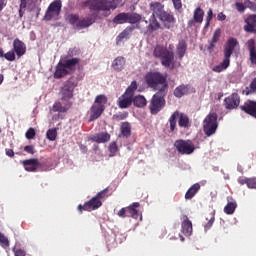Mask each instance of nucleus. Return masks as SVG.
I'll return each instance as SVG.
<instances>
[{"label": "nucleus", "instance_id": "obj_55", "mask_svg": "<svg viewBox=\"0 0 256 256\" xmlns=\"http://www.w3.org/2000/svg\"><path fill=\"white\" fill-rule=\"evenodd\" d=\"M4 59H6L7 61H15V51L11 50L4 54Z\"/></svg>", "mask_w": 256, "mask_h": 256}, {"label": "nucleus", "instance_id": "obj_12", "mask_svg": "<svg viewBox=\"0 0 256 256\" xmlns=\"http://www.w3.org/2000/svg\"><path fill=\"white\" fill-rule=\"evenodd\" d=\"M101 205H103V202H101V200H98L97 197L94 196L84 205H78V211H80V213H83V211H95L96 209H99Z\"/></svg>", "mask_w": 256, "mask_h": 256}, {"label": "nucleus", "instance_id": "obj_45", "mask_svg": "<svg viewBox=\"0 0 256 256\" xmlns=\"http://www.w3.org/2000/svg\"><path fill=\"white\" fill-rule=\"evenodd\" d=\"M68 21L70 25H73L75 29H77V24L79 23V14H70L68 16Z\"/></svg>", "mask_w": 256, "mask_h": 256}, {"label": "nucleus", "instance_id": "obj_19", "mask_svg": "<svg viewBox=\"0 0 256 256\" xmlns=\"http://www.w3.org/2000/svg\"><path fill=\"white\" fill-rule=\"evenodd\" d=\"M117 105L119 109H129L133 105V96L125 92L118 98Z\"/></svg>", "mask_w": 256, "mask_h": 256}, {"label": "nucleus", "instance_id": "obj_57", "mask_svg": "<svg viewBox=\"0 0 256 256\" xmlns=\"http://www.w3.org/2000/svg\"><path fill=\"white\" fill-rule=\"evenodd\" d=\"M118 217H121L122 219H125V217H128V208H122L117 213Z\"/></svg>", "mask_w": 256, "mask_h": 256}, {"label": "nucleus", "instance_id": "obj_16", "mask_svg": "<svg viewBox=\"0 0 256 256\" xmlns=\"http://www.w3.org/2000/svg\"><path fill=\"white\" fill-rule=\"evenodd\" d=\"M240 109L246 113V115H250L256 119V101L247 100L243 105L240 106Z\"/></svg>", "mask_w": 256, "mask_h": 256}, {"label": "nucleus", "instance_id": "obj_28", "mask_svg": "<svg viewBox=\"0 0 256 256\" xmlns=\"http://www.w3.org/2000/svg\"><path fill=\"white\" fill-rule=\"evenodd\" d=\"M189 89H190L189 85H185V84L179 85L174 89V97L181 99V97H183L184 95H189Z\"/></svg>", "mask_w": 256, "mask_h": 256}, {"label": "nucleus", "instance_id": "obj_37", "mask_svg": "<svg viewBox=\"0 0 256 256\" xmlns=\"http://www.w3.org/2000/svg\"><path fill=\"white\" fill-rule=\"evenodd\" d=\"M206 221L208 222L204 225V231H209V229H211L215 223V210L207 214Z\"/></svg>", "mask_w": 256, "mask_h": 256}, {"label": "nucleus", "instance_id": "obj_43", "mask_svg": "<svg viewBox=\"0 0 256 256\" xmlns=\"http://www.w3.org/2000/svg\"><path fill=\"white\" fill-rule=\"evenodd\" d=\"M127 117H129V112L124 111V112H117L116 114H114L112 116L113 121H125V119H127Z\"/></svg>", "mask_w": 256, "mask_h": 256}, {"label": "nucleus", "instance_id": "obj_10", "mask_svg": "<svg viewBox=\"0 0 256 256\" xmlns=\"http://www.w3.org/2000/svg\"><path fill=\"white\" fill-rule=\"evenodd\" d=\"M63 7V4L61 0H54L50 5L48 6L45 15H44V21H51L53 17H59L61 15V8Z\"/></svg>", "mask_w": 256, "mask_h": 256}, {"label": "nucleus", "instance_id": "obj_25", "mask_svg": "<svg viewBox=\"0 0 256 256\" xmlns=\"http://www.w3.org/2000/svg\"><path fill=\"white\" fill-rule=\"evenodd\" d=\"M81 63V59L79 58H70V59H64L62 64L64 65L67 70L70 71H75V67Z\"/></svg>", "mask_w": 256, "mask_h": 256}, {"label": "nucleus", "instance_id": "obj_2", "mask_svg": "<svg viewBox=\"0 0 256 256\" xmlns=\"http://www.w3.org/2000/svg\"><path fill=\"white\" fill-rule=\"evenodd\" d=\"M153 56L159 59L161 65L166 69L175 68V52L173 51V45H170L169 48L157 45L154 48Z\"/></svg>", "mask_w": 256, "mask_h": 256}, {"label": "nucleus", "instance_id": "obj_49", "mask_svg": "<svg viewBox=\"0 0 256 256\" xmlns=\"http://www.w3.org/2000/svg\"><path fill=\"white\" fill-rule=\"evenodd\" d=\"M29 1L31 0H20V9H19V17H23L25 12H23V9H27V5H29Z\"/></svg>", "mask_w": 256, "mask_h": 256}, {"label": "nucleus", "instance_id": "obj_38", "mask_svg": "<svg viewBox=\"0 0 256 256\" xmlns=\"http://www.w3.org/2000/svg\"><path fill=\"white\" fill-rule=\"evenodd\" d=\"M203 17H205V11L201 7H197L193 13L195 23H203Z\"/></svg>", "mask_w": 256, "mask_h": 256}, {"label": "nucleus", "instance_id": "obj_62", "mask_svg": "<svg viewBox=\"0 0 256 256\" xmlns=\"http://www.w3.org/2000/svg\"><path fill=\"white\" fill-rule=\"evenodd\" d=\"M217 19L218 21H225V19H227V16L223 12H220L217 15Z\"/></svg>", "mask_w": 256, "mask_h": 256}, {"label": "nucleus", "instance_id": "obj_60", "mask_svg": "<svg viewBox=\"0 0 256 256\" xmlns=\"http://www.w3.org/2000/svg\"><path fill=\"white\" fill-rule=\"evenodd\" d=\"M14 255L15 256H26L27 253L23 249H16V250H14Z\"/></svg>", "mask_w": 256, "mask_h": 256}, {"label": "nucleus", "instance_id": "obj_56", "mask_svg": "<svg viewBox=\"0 0 256 256\" xmlns=\"http://www.w3.org/2000/svg\"><path fill=\"white\" fill-rule=\"evenodd\" d=\"M26 139H35V129L34 128H29L25 134Z\"/></svg>", "mask_w": 256, "mask_h": 256}, {"label": "nucleus", "instance_id": "obj_58", "mask_svg": "<svg viewBox=\"0 0 256 256\" xmlns=\"http://www.w3.org/2000/svg\"><path fill=\"white\" fill-rule=\"evenodd\" d=\"M24 151L26 153H29L30 155H35V146L27 145V146L24 147Z\"/></svg>", "mask_w": 256, "mask_h": 256}, {"label": "nucleus", "instance_id": "obj_24", "mask_svg": "<svg viewBox=\"0 0 256 256\" xmlns=\"http://www.w3.org/2000/svg\"><path fill=\"white\" fill-rule=\"evenodd\" d=\"M66 75H69V71L67 70L63 62H59L54 72V79H63V77H66Z\"/></svg>", "mask_w": 256, "mask_h": 256}, {"label": "nucleus", "instance_id": "obj_29", "mask_svg": "<svg viewBox=\"0 0 256 256\" xmlns=\"http://www.w3.org/2000/svg\"><path fill=\"white\" fill-rule=\"evenodd\" d=\"M126 60L123 56H118L116 59L112 62V67L115 71H123L125 68Z\"/></svg>", "mask_w": 256, "mask_h": 256}, {"label": "nucleus", "instance_id": "obj_32", "mask_svg": "<svg viewBox=\"0 0 256 256\" xmlns=\"http://www.w3.org/2000/svg\"><path fill=\"white\" fill-rule=\"evenodd\" d=\"M95 23V20L93 18H82L79 20V22L76 24V29H87V27H91Z\"/></svg>", "mask_w": 256, "mask_h": 256}, {"label": "nucleus", "instance_id": "obj_30", "mask_svg": "<svg viewBox=\"0 0 256 256\" xmlns=\"http://www.w3.org/2000/svg\"><path fill=\"white\" fill-rule=\"evenodd\" d=\"M132 103L134 107H138L143 109V107H147V99L143 95L133 96Z\"/></svg>", "mask_w": 256, "mask_h": 256}, {"label": "nucleus", "instance_id": "obj_31", "mask_svg": "<svg viewBox=\"0 0 256 256\" xmlns=\"http://www.w3.org/2000/svg\"><path fill=\"white\" fill-rule=\"evenodd\" d=\"M239 185H247L248 189H256V177L239 178Z\"/></svg>", "mask_w": 256, "mask_h": 256}, {"label": "nucleus", "instance_id": "obj_64", "mask_svg": "<svg viewBox=\"0 0 256 256\" xmlns=\"http://www.w3.org/2000/svg\"><path fill=\"white\" fill-rule=\"evenodd\" d=\"M4 7H5V0H0V12L3 11Z\"/></svg>", "mask_w": 256, "mask_h": 256}, {"label": "nucleus", "instance_id": "obj_35", "mask_svg": "<svg viewBox=\"0 0 256 256\" xmlns=\"http://www.w3.org/2000/svg\"><path fill=\"white\" fill-rule=\"evenodd\" d=\"M112 21L116 25H123L124 23H128V12L119 13L113 18Z\"/></svg>", "mask_w": 256, "mask_h": 256}, {"label": "nucleus", "instance_id": "obj_47", "mask_svg": "<svg viewBox=\"0 0 256 256\" xmlns=\"http://www.w3.org/2000/svg\"><path fill=\"white\" fill-rule=\"evenodd\" d=\"M0 245L4 249H7V247H9V238H7V236H5V234L1 232H0Z\"/></svg>", "mask_w": 256, "mask_h": 256}, {"label": "nucleus", "instance_id": "obj_5", "mask_svg": "<svg viewBox=\"0 0 256 256\" xmlns=\"http://www.w3.org/2000/svg\"><path fill=\"white\" fill-rule=\"evenodd\" d=\"M122 2L123 0H88L86 5L90 11H111L117 9Z\"/></svg>", "mask_w": 256, "mask_h": 256}, {"label": "nucleus", "instance_id": "obj_39", "mask_svg": "<svg viewBox=\"0 0 256 256\" xmlns=\"http://www.w3.org/2000/svg\"><path fill=\"white\" fill-rule=\"evenodd\" d=\"M121 135L129 138L131 137V124L129 122H123L120 126Z\"/></svg>", "mask_w": 256, "mask_h": 256}, {"label": "nucleus", "instance_id": "obj_21", "mask_svg": "<svg viewBox=\"0 0 256 256\" xmlns=\"http://www.w3.org/2000/svg\"><path fill=\"white\" fill-rule=\"evenodd\" d=\"M90 141H93V143H107L111 141V134L108 132L94 134L90 137Z\"/></svg>", "mask_w": 256, "mask_h": 256}, {"label": "nucleus", "instance_id": "obj_54", "mask_svg": "<svg viewBox=\"0 0 256 256\" xmlns=\"http://www.w3.org/2000/svg\"><path fill=\"white\" fill-rule=\"evenodd\" d=\"M235 9L238 11V13H245L246 5L245 3L236 2L235 3Z\"/></svg>", "mask_w": 256, "mask_h": 256}, {"label": "nucleus", "instance_id": "obj_27", "mask_svg": "<svg viewBox=\"0 0 256 256\" xmlns=\"http://www.w3.org/2000/svg\"><path fill=\"white\" fill-rule=\"evenodd\" d=\"M201 190V184L199 183H195L193 184L185 193V199L187 201L193 199V197H195L197 195V193H199V191Z\"/></svg>", "mask_w": 256, "mask_h": 256}, {"label": "nucleus", "instance_id": "obj_1", "mask_svg": "<svg viewBox=\"0 0 256 256\" xmlns=\"http://www.w3.org/2000/svg\"><path fill=\"white\" fill-rule=\"evenodd\" d=\"M79 85L77 78L71 77L64 82L63 86L60 88V99L62 101H56L52 106L53 113H67L69 109L73 107V93H75V88Z\"/></svg>", "mask_w": 256, "mask_h": 256}, {"label": "nucleus", "instance_id": "obj_59", "mask_svg": "<svg viewBox=\"0 0 256 256\" xmlns=\"http://www.w3.org/2000/svg\"><path fill=\"white\" fill-rule=\"evenodd\" d=\"M172 3L177 11H179V9H183V3L181 0H172Z\"/></svg>", "mask_w": 256, "mask_h": 256}, {"label": "nucleus", "instance_id": "obj_41", "mask_svg": "<svg viewBox=\"0 0 256 256\" xmlns=\"http://www.w3.org/2000/svg\"><path fill=\"white\" fill-rule=\"evenodd\" d=\"M137 81H132L131 84L127 87L124 93L130 95V97H135V92L137 91Z\"/></svg>", "mask_w": 256, "mask_h": 256}, {"label": "nucleus", "instance_id": "obj_3", "mask_svg": "<svg viewBox=\"0 0 256 256\" xmlns=\"http://www.w3.org/2000/svg\"><path fill=\"white\" fill-rule=\"evenodd\" d=\"M145 81L151 89L157 93H167L169 84H167V75L161 72H149L145 76Z\"/></svg>", "mask_w": 256, "mask_h": 256}, {"label": "nucleus", "instance_id": "obj_61", "mask_svg": "<svg viewBox=\"0 0 256 256\" xmlns=\"http://www.w3.org/2000/svg\"><path fill=\"white\" fill-rule=\"evenodd\" d=\"M213 20V10L210 8L207 12L206 21H212Z\"/></svg>", "mask_w": 256, "mask_h": 256}, {"label": "nucleus", "instance_id": "obj_23", "mask_svg": "<svg viewBox=\"0 0 256 256\" xmlns=\"http://www.w3.org/2000/svg\"><path fill=\"white\" fill-rule=\"evenodd\" d=\"M150 9L153 12L152 16L160 18L165 12V6L161 2H152L150 4Z\"/></svg>", "mask_w": 256, "mask_h": 256}, {"label": "nucleus", "instance_id": "obj_8", "mask_svg": "<svg viewBox=\"0 0 256 256\" xmlns=\"http://www.w3.org/2000/svg\"><path fill=\"white\" fill-rule=\"evenodd\" d=\"M177 117L179 127H189V116L184 113H179V111H176L169 118L170 131L172 132L175 131V128L177 127Z\"/></svg>", "mask_w": 256, "mask_h": 256}, {"label": "nucleus", "instance_id": "obj_51", "mask_svg": "<svg viewBox=\"0 0 256 256\" xmlns=\"http://www.w3.org/2000/svg\"><path fill=\"white\" fill-rule=\"evenodd\" d=\"M251 93H256V78L250 83V89L246 88V95H251Z\"/></svg>", "mask_w": 256, "mask_h": 256}, {"label": "nucleus", "instance_id": "obj_14", "mask_svg": "<svg viewBox=\"0 0 256 256\" xmlns=\"http://www.w3.org/2000/svg\"><path fill=\"white\" fill-rule=\"evenodd\" d=\"M244 31L246 33H252L256 35V14H249L245 19H244Z\"/></svg>", "mask_w": 256, "mask_h": 256}, {"label": "nucleus", "instance_id": "obj_46", "mask_svg": "<svg viewBox=\"0 0 256 256\" xmlns=\"http://www.w3.org/2000/svg\"><path fill=\"white\" fill-rule=\"evenodd\" d=\"M46 137L49 141H55L57 139V129H49L46 132Z\"/></svg>", "mask_w": 256, "mask_h": 256}, {"label": "nucleus", "instance_id": "obj_20", "mask_svg": "<svg viewBox=\"0 0 256 256\" xmlns=\"http://www.w3.org/2000/svg\"><path fill=\"white\" fill-rule=\"evenodd\" d=\"M13 51L16 53L17 57H23L25 53H27V46L23 43V41L16 38L13 41Z\"/></svg>", "mask_w": 256, "mask_h": 256}, {"label": "nucleus", "instance_id": "obj_9", "mask_svg": "<svg viewBox=\"0 0 256 256\" xmlns=\"http://www.w3.org/2000/svg\"><path fill=\"white\" fill-rule=\"evenodd\" d=\"M174 147L180 155H191L195 151V144L191 140L179 139L174 142Z\"/></svg>", "mask_w": 256, "mask_h": 256}, {"label": "nucleus", "instance_id": "obj_18", "mask_svg": "<svg viewBox=\"0 0 256 256\" xmlns=\"http://www.w3.org/2000/svg\"><path fill=\"white\" fill-rule=\"evenodd\" d=\"M158 19L164 23L166 29H173L175 27L176 20L172 13L164 12Z\"/></svg>", "mask_w": 256, "mask_h": 256}, {"label": "nucleus", "instance_id": "obj_11", "mask_svg": "<svg viewBox=\"0 0 256 256\" xmlns=\"http://www.w3.org/2000/svg\"><path fill=\"white\" fill-rule=\"evenodd\" d=\"M241 103V97L238 93H232L230 96L224 99V107L228 111H233V109H237Z\"/></svg>", "mask_w": 256, "mask_h": 256}, {"label": "nucleus", "instance_id": "obj_42", "mask_svg": "<svg viewBox=\"0 0 256 256\" xmlns=\"http://www.w3.org/2000/svg\"><path fill=\"white\" fill-rule=\"evenodd\" d=\"M159 27H161V24H159V22L157 21V18H155V16H151L150 23L148 25L149 31H157Z\"/></svg>", "mask_w": 256, "mask_h": 256}, {"label": "nucleus", "instance_id": "obj_15", "mask_svg": "<svg viewBox=\"0 0 256 256\" xmlns=\"http://www.w3.org/2000/svg\"><path fill=\"white\" fill-rule=\"evenodd\" d=\"M141 21H143L146 25L149 24V21L143 19V16L137 12H128V23L130 25H136L134 26L135 29L141 30V24H139Z\"/></svg>", "mask_w": 256, "mask_h": 256}, {"label": "nucleus", "instance_id": "obj_44", "mask_svg": "<svg viewBox=\"0 0 256 256\" xmlns=\"http://www.w3.org/2000/svg\"><path fill=\"white\" fill-rule=\"evenodd\" d=\"M94 103L100 107H105L107 105V96L103 94L96 96Z\"/></svg>", "mask_w": 256, "mask_h": 256}, {"label": "nucleus", "instance_id": "obj_22", "mask_svg": "<svg viewBox=\"0 0 256 256\" xmlns=\"http://www.w3.org/2000/svg\"><path fill=\"white\" fill-rule=\"evenodd\" d=\"M103 111H105V106H99L97 104H94L91 107V114H90V121H95L103 115Z\"/></svg>", "mask_w": 256, "mask_h": 256}, {"label": "nucleus", "instance_id": "obj_6", "mask_svg": "<svg viewBox=\"0 0 256 256\" xmlns=\"http://www.w3.org/2000/svg\"><path fill=\"white\" fill-rule=\"evenodd\" d=\"M165 95L167 92H157L153 95L149 105L151 115H157L165 107Z\"/></svg>", "mask_w": 256, "mask_h": 256}, {"label": "nucleus", "instance_id": "obj_40", "mask_svg": "<svg viewBox=\"0 0 256 256\" xmlns=\"http://www.w3.org/2000/svg\"><path fill=\"white\" fill-rule=\"evenodd\" d=\"M235 209H237V202H228L224 207V213L226 215H233V213H235Z\"/></svg>", "mask_w": 256, "mask_h": 256}, {"label": "nucleus", "instance_id": "obj_52", "mask_svg": "<svg viewBox=\"0 0 256 256\" xmlns=\"http://www.w3.org/2000/svg\"><path fill=\"white\" fill-rule=\"evenodd\" d=\"M244 5H246V9H250V11L256 13V2H253L251 0H245Z\"/></svg>", "mask_w": 256, "mask_h": 256}, {"label": "nucleus", "instance_id": "obj_36", "mask_svg": "<svg viewBox=\"0 0 256 256\" xmlns=\"http://www.w3.org/2000/svg\"><path fill=\"white\" fill-rule=\"evenodd\" d=\"M187 52V42L185 40H181L177 46V55L179 59H183L185 57V53Z\"/></svg>", "mask_w": 256, "mask_h": 256}, {"label": "nucleus", "instance_id": "obj_17", "mask_svg": "<svg viewBox=\"0 0 256 256\" xmlns=\"http://www.w3.org/2000/svg\"><path fill=\"white\" fill-rule=\"evenodd\" d=\"M182 224H181V232L185 237H191L193 233V223H191V220H189V217L187 215L182 216Z\"/></svg>", "mask_w": 256, "mask_h": 256}, {"label": "nucleus", "instance_id": "obj_26", "mask_svg": "<svg viewBox=\"0 0 256 256\" xmlns=\"http://www.w3.org/2000/svg\"><path fill=\"white\" fill-rule=\"evenodd\" d=\"M248 51L250 53V61L252 65H256V47H255V39H249L247 41Z\"/></svg>", "mask_w": 256, "mask_h": 256}, {"label": "nucleus", "instance_id": "obj_63", "mask_svg": "<svg viewBox=\"0 0 256 256\" xmlns=\"http://www.w3.org/2000/svg\"><path fill=\"white\" fill-rule=\"evenodd\" d=\"M6 155L8 157H15V152H13V149H6Z\"/></svg>", "mask_w": 256, "mask_h": 256}, {"label": "nucleus", "instance_id": "obj_53", "mask_svg": "<svg viewBox=\"0 0 256 256\" xmlns=\"http://www.w3.org/2000/svg\"><path fill=\"white\" fill-rule=\"evenodd\" d=\"M107 193H109V188H105L104 190L98 192L94 197L101 201V199H105L107 197Z\"/></svg>", "mask_w": 256, "mask_h": 256}, {"label": "nucleus", "instance_id": "obj_48", "mask_svg": "<svg viewBox=\"0 0 256 256\" xmlns=\"http://www.w3.org/2000/svg\"><path fill=\"white\" fill-rule=\"evenodd\" d=\"M128 217H132L133 219H139V211L137 209L128 206Z\"/></svg>", "mask_w": 256, "mask_h": 256}, {"label": "nucleus", "instance_id": "obj_33", "mask_svg": "<svg viewBox=\"0 0 256 256\" xmlns=\"http://www.w3.org/2000/svg\"><path fill=\"white\" fill-rule=\"evenodd\" d=\"M221 39V29H216L214 31L213 37L207 47L208 51H211L212 49H215L216 43Z\"/></svg>", "mask_w": 256, "mask_h": 256}, {"label": "nucleus", "instance_id": "obj_7", "mask_svg": "<svg viewBox=\"0 0 256 256\" xmlns=\"http://www.w3.org/2000/svg\"><path fill=\"white\" fill-rule=\"evenodd\" d=\"M217 113L210 112L206 118L204 119V133L207 137H211L217 131L218 123H217Z\"/></svg>", "mask_w": 256, "mask_h": 256}, {"label": "nucleus", "instance_id": "obj_13", "mask_svg": "<svg viewBox=\"0 0 256 256\" xmlns=\"http://www.w3.org/2000/svg\"><path fill=\"white\" fill-rule=\"evenodd\" d=\"M22 165L28 173H35L38 171L39 167H41V162L37 158H30L23 160Z\"/></svg>", "mask_w": 256, "mask_h": 256}, {"label": "nucleus", "instance_id": "obj_4", "mask_svg": "<svg viewBox=\"0 0 256 256\" xmlns=\"http://www.w3.org/2000/svg\"><path fill=\"white\" fill-rule=\"evenodd\" d=\"M237 45H239L237 39L229 38L227 40L226 45L224 47V59L220 64L212 68V71H214V73H222V71L227 70L229 65H231V56L233 55V51H235Z\"/></svg>", "mask_w": 256, "mask_h": 256}, {"label": "nucleus", "instance_id": "obj_34", "mask_svg": "<svg viewBox=\"0 0 256 256\" xmlns=\"http://www.w3.org/2000/svg\"><path fill=\"white\" fill-rule=\"evenodd\" d=\"M135 31V26H127L117 37L118 41H123V39H129L131 34Z\"/></svg>", "mask_w": 256, "mask_h": 256}, {"label": "nucleus", "instance_id": "obj_50", "mask_svg": "<svg viewBox=\"0 0 256 256\" xmlns=\"http://www.w3.org/2000/svg\"><path fill=\"white\" fill-rule=\"evenodd\" d=\"M119 151V148L117 147V142H112L109 145V152H110V157H115V154Z\"/></svg>", "mask_w": 256, "mask_h": 256}]
</instances>
